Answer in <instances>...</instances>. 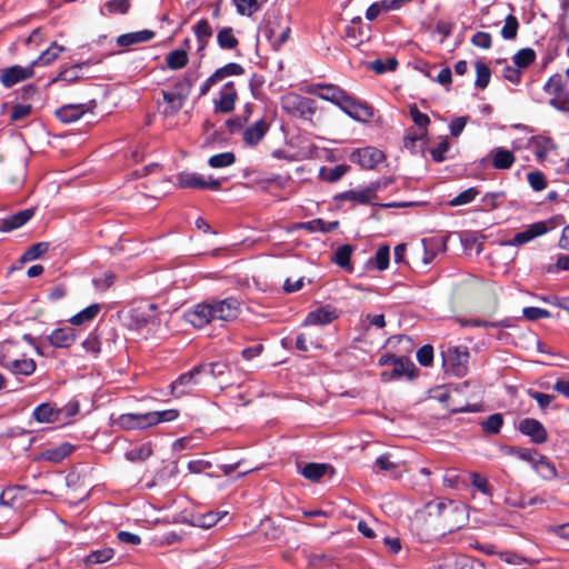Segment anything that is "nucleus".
Masks as SVG:
<instances>
[{
	"label": "nucleus",
	"instance_id": "nucleus-1",
	"mask_svg": "<svg viewBox=\"0 0 569 569\" xmlns=\"http://www.w3.org/2000/svg\"><path fill=\"white\" fill-rule=\"evenodd\" d=\"M321 90L319 98L338 106L345 113L357 121H369L373 117L372 108L355 97L348 94L335 84H318Z\"/></svg>",
	"mask_w": 569,
	"mask_h": 569
},
{
	"label": "nucleus",
	"instance_id": "nucleus-2",
	"mask_svg": "<svg viewBox=\"0 0 569 569\" xmlns=\"http://www.w3.org/2000/svg\"><path fill=\"white\" fill-rule=\"evenodd\" d=\"M291 28L288 17L282 14H269L260 28V36L263 37L278 51L289 40Z\"/></svg>",
	"mask_w": 569,
	"mask_h": 569
},
{
	"label": "nucleus",
	"instance_id": "nucleus-3",
	"mask_svg": "<svg viewBox=\"0 0 569 569\" xmlns=\"http://www.w3.org/2000/svg\"><path fill=\"white\" fill-rule=\"evenodd\" d=\"M442 365L447 372L463 377L468 372L469 351L467 347L448 346L441 351Z\"/></svg>",
	"mask_w": 569,
	"mask_h": 569
},
{
	"label": "nucleus",
	"instance_id": "nucleus-4",
	"mask_svg": "<svg viewBox=\"0 0 569 569\" xmlns=\"http://www.w3.org/2000/svg\"><path fill=\"white\" fill-rule=\"evenodd\" d=\"M543 90L550 96L549 104L569 116V93L562 82L561 76H551L545 83Z\"/></svg>",
	"mask_w": 569,
	"mask_h": 569
},
{
	"label": "nucleus",
	"instance_id": "nucleus-5",
	"mask_svg": "<svg viewBox=\"0 0 569 569\" xmlns=\"http://www.w3.org/2000/svg\"><path fill=\"white\" fill-rule=\"evenodd\" d=\"M71 416V408H58L56 403L43 402L32 411V418L38 423H68L67 418Z\"/></svg>",
	"mask_w": 569,
	"mask_h": 569
},
{
	"label": "nucleus",
	"instance_id": "nucleus-6",
	"mask_svg": "<svg viewBox=\"0 0 569 569\" xmlns=\"http://www.w3.org/2000/svg\"><path fill=\"white\" fill-rule=\"evenodd\" d=\"M283 110L295 117H299L303 120H311L316 112L313 101L307 97L299 96L297 93H288L282 98Z\"/></svg>",
	"mask_w": 569,
	"mask_h": 569
},
{
	"label": "nucleus",
	"instance_id": "nucleus-7",
	"mask_svg": "<svg viewBox=\"0 0 569 569\" xmlns=\"http://www.w3.org/2000/svg\"><path fill=\"white\" fill-rule=\"evenodd\" d=\"M17 345L13 342H7L3 348H6L7 353L0 356V365L8 369L13 375H22L30 376L36 370V362L31 358H14L9 355L12 348H16Z\"/></svg>",
	"mask_w": 569,
	"mask_h": 569
},
{
	"label": "nucleus",
	"instance_id": "nucleus-8",
	"mask_svg": "<svg viewBox=\"0 0 569 569\" xmlns=\"http://www.w3.org/2000/svg\"><path fill=\"white\" fill-rule=\"evenodd\" d=\"M210 305L212 308L213 320L233 321L241 312V302L234 297L211 300Z\"/></svg>",
	"mask_w": 569,
	"mask_h": 569
},
{
	"label": "nucleus",
	"instance_id": "nucleus-9",
	"mask_svg": "<svg viewBox=\"0 0 569 569\" xmlns=\"http://www.w3.org/2000/svg\"><path fill=\"white\" fill-rule=\"evenodd\" d=\"M178 187L217 191L221 188V181L196 172L183 171L178 176Z\"/></svg>",
	"mask_w": 569,
	"mask_h": 569
},
{
	"label": "nucleus",
	"instance_id": "nucleus-10",
	"mask_svg": "<svg viewBox=\"0 0 569 569\" xmlns=\"http://www.w3.org/2000/svg\"><path fill=\"white\" fill-rule=\"evenodd\" d=\"M548 223L545 221H538L528 226L525 230L516 233L513 238L501 242L502 246L520 247L523 246L537 237L543 236L549 231Z\"/></svg>",
	"mask_w": 569,
	"mask_h": 569
},
{
	"label": "nucleus",
	"instance_id": "nucleus-11",
	"mask_svg": "<svg viewBox=\"0 0 569 569\" xmlns=\"http://www.w3.org/2000/svg\"><path fill=\"white\" fill-rule=\"evenodd\" d=\"M37 63L38 61H32L26 67L14 64L6 68L0 74V82L6 88H11L19 82L31 78L34 73L33 68Z\"/></svg>",
	"mask_w": 569,
	"mask_h": 569
},
{
	"label": "nucleus",
	"instance_id": "nucleus-12",
	"mask_svg": "<svg viewBox=\"0 0 569 569\" xmlns=\"http://www.w3.org/2000/svg\"><path fill=\"white\" fill-rule=\"evenodd\" d=\"M204 370L206 367L196 366L189 372L179 376L170 386L172 395L179 398L189 393L192 387L199 383L198 376L203 373Z\"/></svg>",
	"mask_w": 569,
	"mask_h": 569
},
{
	"label": "nucleus",
	"instance_id": "nucleus-13",
	"mask_svg": "<svg viewBox=\"0 0 569 569\" xmlns=\"http://www.w3.org/2000/svg\"><path fill=\"white\" fill-rule=\"evenodd\" d=\"M157 310H158V307L156 303L140 302V303L133 306L129 310V316H130L132 323L137 328H142V327L147 326L148 323L156 321Z\"/></svg>",
	"mask_w": 569,
	"mask_h": 569
},
{
	"label": "nucleus",
	"instance_id": "nucleus-14",
	"mask_svg": "<svg viewBox=\"0 0 569 569\" xmlns=\"http://www.w3.org/2000/svg\"><path fill=\"white\" fill-rule=\"evenodd\" d=\"M383 159V152L375 147L357 149L350 154V160L363 169H373Z\"/></svg>",
	"mask_w": 569,
	"mask_h": 569
},
{
	"label": "nucleus",
	"instance_id": "nucleus-15",
	"mask_svg": "<svg viewBox=\"0 0 569 569\" xmlns=\"http://www.w3.org/2000/svg\"><path fill=\"white\" fill-rule=\"evenodd\" d=\"M518 430L528 437L536 445L545 443L548 440V432L543 425L533 418H525L519 421Z\"/></svg>",
	"mask_w": 569,
	"mask_h": 569
},
{
	"label": "nucleus",
	"instance_id": "nucleus-16",
	"mask_svg": "<svg viewBox=\"0 0 569 569\" xmlns=\"http://www.w3.org/2000/svg\"><path fill=\"white\" fill-rule=\"evenodd\" d=\"M416 370V366L411 360L406 357H398L397 360L392 363L391 371L381 372V379L383 381L401 379L403 377L412 379L415 377Z\"/></svg>",
	"mask_w": 569,
	"mask_h": 569
},
{
	"label": "nucleus",
	"instance_id": "nucleus-17",
	"mask_svg": "<svg viewBox=\"0 0 569 569\" xmlns=\"http://www.w3.org/2000/svg\"><path fill=\"white\" fill-rule=\"evenodd\" d=\"M184 319L194 328H203L213 321L210 301L196 305L184 313Z\"/></svg>",
	"mask_w": 569,
	"mask_h": 569
},
{
	"label": "nucleus",
	"instance_id": "nucleus-18",
	"mask_svg": "<svg viewBox=\"0 0 569 569\" xmlns=\"http://www.w3.org/2000/svg\"><path fill=\"white\" fill-rule=\"evenodd\" d=\"M97 107L96 100L91 99L88 102H78L73 103V124L77 123L80 119L84 118L86 123L83 127L74 128L73 134L76 131L84 133L87 131V126L93 123L96 121V116L93 113V109Z\"/></svg>",
	"mask_w": 569,
	"mask_h": 569
},
{
	"label": "nucleus",
	"instance_id": "nucleus-19",
	"mask_svg": "<svg viewBox=\"0 0 569 569\" xmlns=\"http://www.w3.org/2000/svg\"><path fill=\"white\" fill-rule=\"evenodd\" d=\"M237 90L232 81L227 82L220 90V97L214 101V111L229 113L234 109Z\"/></svg>",
	"mask_w": 569,
	"mask_h": 569
},
{
	"label": "nucleus",
	"instance_id": "nucleus-20",
	"mask_svg": "<svg viewBox=\"0 0 569 569\" xmlns=\"http://www.w3.org/2000/svg\"><path fill=\"white\" fill-rule=\"evenodd\" d=\"M270 129V123L266 119H260L246 128L242 132L243 142L247 146H257Z\"/></svg>",
	"mask_w": 569,
	"mask_h": 569
},
{
	"label": "nucleus",
	"instance_id": "nucleus-21",
	"mask_svg": "<svg viewBox=\"0 0 569 569\" xmlns=\"http://www.w3.org/2000/svg\"><path fill=\"white\" fill-rule=\"evenodd\" d=\"M34 214L33 209H24L16 212L0 222V231L10 232L26 224Z\"/></svg>",
	"mask_w": 569,
	"mask_h": 569
},
{
	"label": "nucleus",
	"instance_id": "nucleus-22",
	"mask_svg": "<svg viewBox=\"0 0 569 569\" xmlns=\"http://www.w3.org/2000/svg\"><path fill=\"white\" fill-rule=\"evenodd\" d=\"M490 157L493 168L499 170L510 169L516 161L513 152L501 147L492 149Z\"/></svg>",
	"mask_w": 569,
	"mask_h": 569
},
{
	"label": "nucleus",
	"instance_id": "nucleus-23",
	"mask_svg": "<svg viewBox=\"0 0 569 569\" xmlns=\"http://www.w3.org/2000/svg\"><path fill=\"white\" fill-rule=\"evenodd\" d=\"M154 32L148 29L123 33L117 38V44L119 47H130L133 44L148 42L153 39Z\"/></svg>",
	"mask_w": 569,
	"mask_h": 569
},
{
	"label": "nucleus",
	"instance_id": "nucleus-24",
	"mask_svg": "<svg viewBox=\"0 0 569 569\" xmlns=\"http://www.w3.org/2000/svg\"><path fill=\"white\" fill-rule=\"evenodd\" d=\"M427 131L417 130L415 128H409L406 131L403 138L405 148L408 149L411 153L421 152L423 149L422 140L426 138Z\"/></svg>",
	"mask_w": 569,
	"mask_h": 569
},
{
	"label": "nucleus",
	"instance_id": "nucleus-25",
	"mask_svg": "<svg viewBox=\"0 0 569 569\" xmlns=\"http://www.w3.org/2000/svg\"><path fill=\"white\" fill-rule=\"evenodd\" d=\"M422 243L425 247L423 262L428 264L433 260L438 251H446L447 237L423 239Z\"/></svg>",
	"mask_w": 569,
	"mask_h": 569
},
{
	"label": "nucleus",
	"instance_id": "nucleus-26",
	"mask_svg": "<svg viewBox=\"0 0 569 569\" xmlns=\"http://www.w3.org/2000/svg\"><path fill=\"white\" fill-rule=\"evenodd\" d=\"M193 32L198 42V52L204 51L212 37V28L207 19H201L193 26Z\"/></svg>",
	"mask_w": 569,
	"mask_h": 569
},
{
	"label": "nucleus",
	"instance_id": "nucleus-27",
	"mask_svg": "<svg viewBox=\"0 0 569 569\" xmlns=\"http://www.w3.org/2000/svg\"><path fill=\"white\" fill-rule=\"evenodd\" d=\"M335 199L339 201H355L360 204H369L373 201L371 191L368 189V187L361 190H349L341 192L337 194Z\"/></svg>",
	"mask_w": 569,
	"mask_h": 569
},
{
	"label": "nucleus",
	"instance_id": "nucleus-28",
	"mask_svg": "<svg viewBox=\"0 0 569 569\" xmlns=\"http://www.w3.org/2000/svg\"><path fill=\"white\" fill-rule=\"evenodd\" d=\"M329 470H332V467L327 463H316L309 462L306 463L300 473L308 480L317 482L319 481Z\"/></svg>",
	"mask_w": 569,
	"mask_h": 569
},
{
	"label": "nucleus",
	"instance_id": "nucleus-29",
	"mask_svg": "<svg viewBox=\"0 0 569 569\" xmlns=\"http://www.w3.org/2000/svg\"><path fill=\"white\" fill-rule=\"evenodd\" d=\"M118 423L126 429L148 428L147 413H124L118 419Z\"/></svg>",
	"mask_w": 569,
	"mask_h": 569
},
{
	"label": "nucleus",
	"instance_id": "nucleus-30",
	"mask_svg": "<svg viewBox=\"0 0 569 569\" xmlns=\"http://www.w3.org/2000/svg\"><path fill=\"white\" fill-rule=\"evenodd\" d=\"M49 342L56 348H69L71 346V328L68 326L56 328L49 336Z\"/></svg>",
	"mask_w": 569,
	"mask_h": 569
},
{
	"label": "nucleus",
	"instance_id": "nucleus-31",
	"mask_svg": "<svg viewBox=\"0 0 569 569\" xmlns=\"http://www.w3.org/2000/svg\"><path fill=\"white\" fill-rule=\"evenodd\" d=\"M509 452L520 460L530 462L532 467H538V463H546L545 456L539 453L536 449L510 448Z\"/></svg>",
	"mask_w": 569,
	"mask_h": 569
},
{
	"label": "nucleus",
	"instance_id": "nucleus-32",
	"mask_svg": "<svg viewBox=\"0 0 569 569\" xmlns=\"http://www.w3.org/2000/svg\"><path fill=\"white\" fill-rule=\"evenodd\" d=\"M337 318V315L335 311L320 308L315 311L309 312V315L306 318L305 323L306 325H328L332 322Z\"/></svg>",
	"mask_w": 569,
	"mask_h": 569
},
{
	"label": "nucleus",
	"instance_id": "nucleus-33",
	"mask_svg": "<svg viewBox=\"0 0 569 569\" xmlns=\"http://www.w3.org/2000/svg\"><path fill=\"white\" fill-rule=\"evenodd\" d=\"M101 311V305L100 303H92L81 311L73 315V326H83L87 325L99 315Z\"/></svg>",
	"mask_w": 569,
	"mask_h": 569
},
{
	"label": "nucleus",
	"instance_id": "nucleus-34",
	"mask_svg": "<svg viewBox=\"0 0 569 569\" xmlns=\"http://www.w3.org/2000/svg\"><path fill=\"white\" fill-rule=\"evenodd\" d=\"M114 556V551L112 548H103L99 550L91 551L87 557L83 558V563L87 568L93 565L104 563L111 560Z\"/></svg>",
	"mask_w": 569,
	"mask_h": 569
},
{
	"label": "nucleus",
	"instance_id": "nucleus-35",
	"mask_svg": "<svg viewBox=\"0 0 569 569\" xmlns=\"http://www.w3.org/2000/svg\"><path fill=\"white\" fill-rule=\"evenodd\" d=\"M178 417H179V411L176 409L147 412V420H148L149 427L156 426L160 422L173 421Z\"/></svg>",
	"mask_w": 569,
	"mask_h": 569
},
{
	"label": "nucleus",
	"instance_id": "nucleus-36",
	"mask_svg": "<svg viewBox=\"0 0 569 569\" xmlns=\"http://www.w3.org/2000/svg\"><path fill=\"white\" fill-rule=\"evenodd\" d=\"M217 42L221 49L231 50L234 49L239 41L233 34V30L230 27L222 28L217 34Z\"/></svg>",
	"mask_w": 569,
	"mask_h": 569
},
{
	"label": "nucleus",
	"instance_id": "nucleus-37",
	"mask_svg": "<svg viewBox=\"0 0 569 569\" xmlns=\"http://www.w3.org/2000/svg\"><path fill=\"white\" fill-rule=\"evenodd\" d=\"M49 249L48 242H37L29 247L20 257V263L31 262L40 258Z\"/></svg>",
	"mask_w": 569,
	"mask_h": 569
},
{
	"label": "nucleus",
	"instance_id": "nucleus-38",
	"mask_svg": "<svg viewBox=\"0 0 569 569\" xmlns=\"http://www.w3.org/2000/svg\"><path fill=\"white\" fill-rule=\"evenodd\" d=\"M152 455V447L151 443H143L138 448H133L126 453V458L129 461L137 462V461H144Z\"/></svg>",
	"mask_w": 569,
	"mask_h": 569
},
{
	"label": "nucleus",
	"instance_id": "nucleus-39",
	"mask_svg": "<svg viewBox=\"0 0 569 569\" xmlns=\"http://www.w3.org/2000/svg\"><path fill=\"white\" fill-rule=\"evenodd\" d=\"M166 61L170 69L178 70L188 63V54L184 50H174L167 56Z\"/></svg>",
	"mask_w": 569,
	"mask_h": 569
},
{
	"label": "nucleus",
	"instance_id": "nucleus-40",
	"mask_svg": "<svg viewBox=\"0 0 569 569\" xmlns=\"http://www.w3.org/2000/svg\"><path fill=\"white\" fill-rule=\"evenodd\" d=\"M234 161H236L234 153L227 151V152L211 156L208 160V164L211 168H226V167L233 164Z\"/></svg>",
	"mask_w": 569,
	"mask_h": 569
},
{
	"label": "nucleus",
	"instance_id": "nucleus-41",
	"mask_svg": "<svg viewBox=\"0 0 569 569\" xmlns=\"http://www.w3.org/2000/svg\"><path fill=\"white\" fill-rule=\"evenodd\" d=\"M192 86L193 80L188 74H186L174 83L173 90L171 92L176 93L180 99H182L186 102L190 94Z\"/></svg>",
	"mask_w": 569,
	"mask_h": 569
},
{
	"label": "nucleus",
	"instance_id": "nucleus-42",
	"mask_svg": "<svg viewBox=\"0 0 569 569\" xmlns=\"http://www.w3.org/2000/svg\"><path fill=\"white\" fill-rule=\"evenodd\" d=\"M213 73H214L216 78L218 79V81L220 82L223 79H226L227 77L243 74L244 69L239 63L230 62V63H227L226 66L217 69Z\"/></svg>",
	"mask_w": 569,
	"mask_h": 569
},
{
	"label": "nucleus",
	"instance_id": "nucleus-43",
	"mask_svg": "<svg viewBox=\"0 0 569 569\" xmlns=\"http://www.w3.org/2000/svg\"><path fill=\"white\" fill-rule=\"evenodd\" d=\"M536 59V52L531 48H525L519 50L512 58L513 63L518 68L529 67Z\"/></svg>",
	"mask_w": 569,
	"mask_h": 569
},
{
	"label": "nucleus",
	"instance_id": "nucleus-44",
	"mask_svg": "<svg viewBox=\"0 0 569 569\" xmlns=\"http://www.w3.org/2000/svg\"><path fill=\"white\" fill-rule=\"evenodd\" d=\"M251 114V108L249 104L244 108V114L243 116H236L233 118H230L226 121V127L228 128L230 133H236L237 131L241 130L244 123L249 120V117Z\"/></svg>",
	"mask_w": 569,
	"mask_h": 569
},
{
	"label": "nucleus",
	"instance_id": "nucleus-45",
	"mask_svg": "<svg viewBox=\"0 0 569 569\" xmlns=\"http://www.w3.org/2000/svg\"><path fill=\"white\" fill-rule=\"evenodd\" d=\"M398 465L390 459V455H382L377 458L373 465V471H386L390 475H397Z\"/></svg>",
	"mask_w": 569,
	"mask_h": 569
},
{
	"label": "nucleus",
	"instance_id": "nucleus-46",
	"mask_svg": "<svg viewBox=\"0 0 569 569\" xmlns=\"http://www.w3.org/2000/svg\"><path fill=\"white\" fill-rule=\"evenodd\" d=\"M353 248L350 244L339 247L333 254V261L341 268L350 267V257Z\"/></svg>",
	"mask_w": 569,
	"mask_h": 569
},
{
	"label": "nucleus",
	"instance_id": "nucleus-47",
	"mask_svg": "<svg viewBox=\"0 0 569 569\" xmlns=\"http://www.w3.org/2000/svg\"><path fill=\"white\" fill-rule=\"evenodd\" d=\"M518 29H519L518 19L515 16L509 14L506 18L505 24L501 29V36L506 40H513L517 37Z\"/></svg>",
	"mask_w": 569,
	"mask_h": 569
},
{
	"label": "nucleus",
	"instance_id": "nucleus-48",
	"mask_svg": "<svg viewBox=\"0 0 569 569\" xmlns=\"http://www.w3.org/2000/svg\"><path fill=\"white\" fill-rule=\"evenodd\" d=\"M237 11L241 16H252L260 9L259 0H233Z\"/></svg>",
	"mask_w": 569,
	"mask_h": 569
},
{
	"label": "nucleus",
	"instance_id": "nucleus-49",
	"mask_svg": "<svg viewBox=\"0 0 569 569\" xmlns=\"http://www.w3.org/2000/svg\"><path fill=\"white\" fill-rule=\"evenodd\" d=\"M347 171L348 167L345 164H340L331 169H321L320 177L325 181L336 182L340 180L346 174Z\"/></svg>",
	"mask_w": 569,
	"mask_h": 569
},
{
	"label": "nucleus",
	"instance_id": "nucleus-50",
	"mask_svg": "<svg viewBox=\"0 0 569 569\" xmlns=\"http://www.w3.org/2000/svg\"><path fill=\"white\" fill-rule=\"evenodd\" d=\"M70 453H71V443L64 442L54 449L47 450L44 452V457L48 460L58 462V461L64 459L66 457H68Z\"/></svg>",
	"mask_w": 569,
	"mask_h": 569
},
{
	"label": "nucleus",
	"instance_id": "nucleus-51",
	"mask_svg": "<svg viewBox=\"0 0 569 569\" xmlns=\"http://www.w3.org/2000/svg\"><path fill=\"white\" fill-rule=\"evenodd\" d=\"M476 72H477V78H476V87L480 88V89H485L488 84H489V81H490V77H491V71L489 69V67L487 64H485L483 62H477L476 63Z\"/></svg>",
	"mask_w": 569,
	"mask_h": 569
},
{
	"label": "nucleus",
	"instance_id": "nucleus-52",
	"mask_svg": "<svg viewBox=\"0 0 569 569\" xmlns=\"http://www.w3.org/2000/svg\"><path fill=\"white\" fill-rule=\"evenodd\" d=\"M398 66V61L395 58H388L386 61L381 59H377L372 62H370L369 67L371 70H373L378 74H382L387 71H393L396 70Z\"/></svg>",
	"mask_w": 569,
	"mask_h": 569
},
{
	"label": "nucleus",
	"instance_id": "nucleus-53",
	"mask_svg": "<svg viewBox=\"0 0 569 569\" xmlns=\"http://www.w3.org/2000/svg\"><path fill=\"white\" fill-rule=\"evenodd\" d=\"M470 482L475 488H477L481 493L486 496L492 495V488L488 482V479L483 476H481L478 472H470L469 475Z\"/></svg>",
	"mask_w": 569,
	"mask_h": 569
},
{
	"label": "nucleus",
	"instance_id": "nucleus-54",
	"mask_svg": "<svg viewBox=\"0 0 569 569\" xmlns=\"http://www.w3.org/2000/svg\"><path fill=\"white\" fill-rule=\"evenodd\" d=\"M479 194V190L475 187L469 188L462 192H460L457 197H455L452 200H450L449 204L451 207L462 206L470 203L476 199V197Z\"/></svg>",
	"mask_w": 569,
	"mask_h": 569
},
{
	"label": "nucleus",
	"instance_id": "nucleus-55",
	"mask_svg": "<svg viewBox=\"0 0 569 569\" xmlns=\"http://www.w3.org/2000/svg\"><path fill=\"white\" fill-rule=\"evenodd\" d=\"M461 326L463 327H483V328H507L509 327L508 320H501L497 322H489L485 320H478V319H465L460 320Z\"/></svg>",
	"mask_w": 569,
	"mask_h": 569
},
{
	"label": "nucleus",
	"instance_id": "nucleus-56",
	"mask_svg": "<svg viewBox=\"0 0 569 569\" xmlns=\"http://www.w3.org/2000/svg\"><path fill=\"white\" fill-rule=\"evenodd\" d=\"M130 8L129 0H108L104 3V9L109 14H124Z\"/></svg>",
	"mask_w": 569,
	"mask_h": 569
},
{
	"label": "nucleus",
	"instance_id": "nucleus-57",
	"mask_svg": "<svg viewBox=\"0 0 569 569\" xmlns=\"http://www.w3.org/2000/svg\"><path fill=\"white\" fill-rule=\"evenodd\" d=\"M503 423L502 416L499 413H495L489 416L483 422H482V429L483 431L488 433H498L500 431V428Z\"/></svg>",
	"mask_w": 569,
	"mask_h": 569
},
{
	"label": "nucleus",
	"instance_id": "nucleus-58",
	"mask_svg": "<svg viewBox=\"0 0 569 569\" xmlns=\"http://www.w3.org/2000/svg\"><path fill=\"white\" fill-rule=\"evenodd\" d=\"M63 50L62 47L57 43L51 44L46 51H43L40 57L36 60L37 64H49L52 62Z\"/></svg>",
	"mask_w": 569,
	"mask_h": 569
},
{
	"label": "nucleus",
	"instance_id": "nucleus-59",
	"mask_svg": "<svg viewBox=\"0 0 569 569\" xmlns=\"http://www.w3.org/2000/svg\"><path fill=\"white\" fill-rule=\"evenodd\" d=\"M430 515L443 516L448 509L458 510V507L452 501H432L428 503Z\"/></svg>",
	"mask_w": 569,
	"mask_h": 569
},
{
	"label": "nucleus",
	"instance_id": "nucleus-60",
	"mask_svg": "<svg viewBox=\"0 0 569 569\" xmlns=\"http://www.w3.org/2000/svg\"><path fill=\"white\" fill-rule=\"evenodd\" d=\"M409 112L412 121L418 126L419 130L427 131V127L430 123L429 117L422 113L417 106H411Z\"/></svg>",
	"mask_w": 569,
	"mask_h": 569
},
{
	"label": "nucleus",
	"instance_id": "nucleus-61",
	"mask_svg": "<svg viewBox=\"0 0 569 569\" xmlns=\"http://www.w3.org/2000/svg\"><path fill=\"white\" fill-rule=\"evenodd\" d=\"M505 198V192H488L486 193L481 201H482V204L485 208H488L490 210L492 209H497L500 203H501V200Z\"/></svg>",
	"mask_w": 569,
	"mask_h": 569
},
{
	"label": "nucleus",
	"instance_id": "nucleus-62",
	"mask_svg": "<svg viewBox=\"0 0 569 569\" xmlns=\"http://www.w3.org/2000/svg\"><path fill=\"white\" fill-rule=\"evenodd\" d=\"M522 315L526 319L531 321L550 317V312L548 310L538 307H526L522 310Z\"/></svg>",
	"mask_w": 569,
	"mask_h": 569
},
{
	"label": "nucleus",
	"instance_id": "nucleus-63",
	"mask_svg": "<svg viewBox=\"0 0 569 569\" xmlns=\"http://www.w3.org/2000/svg\"><path fill=\"white\" fill-rule=\"evenodd\" d=\"M390 249L388 246H381L376 252V266L379 270H386L389 266Z\"/></svg>",
	"mask_w": 569,
	"mask_h": 569
},
{
	"label": "nucleus",
	"instance_id": "nucleus-64",
	"mask_svg": "<svg viewBox=\"0 0 569 569\" xmlns=\"http://www.w3.org/2000/svg\"><path fill=\"white\" fill-rule=\"evenodd\" d=\"M527 179L535 191H541L547 187L545 176L540 171L529 172Z\"/></svg>",
	"mask_w": 569,
	"mask_h": 569
}]
</instances>
